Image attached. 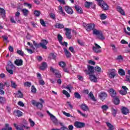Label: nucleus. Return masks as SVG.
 I'll return each mask as SVG.
<instances>
[{
	"label": "nucleus",
	"mask_w": 130,
	"mask_h": 130,
	"mask_svg": "<svg viewBox=\"0 0 130 130\" xmlns=\"http://www.w3.org/2000/svg\"><path fill=\"white\" fill-rule=\"evenodd\" d=\"M93 5V3L86 2L85 4V7L86 8H90V6H92Z\"/></svg>",
	"instance_id": "obj_41"
},
{
	"label": "nucleus",
	"mask_w": 130,
	"mask_h": 130,
	"mask_svg": "<svg viewBox=\"0 0 130 130\" xmlns=\"http://www.w3.org/2000/svg\"><path fill=\"white\" fill-rule=\"evenodd\" d=\"M7 101L6 98L4 97H0V103H5Z\"/></svg>",
	"instance_id": "obj_52"
},
{
	"label": "nucleus",
	"mask_w": 130,
	"mask_h": 130,
	"mask_svg": "<svg viewBox=\"0 0 130 130\" xmlns=\"http://www.w3.org/2000/svg\"><path fill=\"white\" fill-rule=\"evenodd\" d=\"M11 87L14 89H16V88H17V84H16V82L11 81Z\"/></svg>",
	"instance_id": "obj_47"
},
{
	"label": "nucleus",
	"mask_w": 130,
	"mask_h": 130,
	"mask_svg": "<svg viewBox=\"0 0 130 130\" xmlns=\"http://www.w3.org/2000/svg\"><path fill=\"white\" fill-rule=\"evenodd\" d=\"M16 97L17 98H23V93L20 91H18V93L16 94Z\"/></svg>",
	"instance_id": "obj_38"
},
{
	"label": "nucleus",
	"mask_w": 130,
	"mask_h": 130,
	"mask_svg": "<svg viewBox=\"0 0 130 130\" xmlns=\"http://www.w3.org/2000/svg\"><path fill=\"white\" fill-rule=\"evenodd\" d=\"M48 43V41H46V40H42L41 42L40 43V44H38L36 43L35 42H34V45L37 48H39V45L41 46V48H43L44 49H47V47L46 45H47Z\"/></svg>",
	"instance_id": "obj_1"
},
{
	"label": "nucleus",
	"mask_w": 130,
	"mask_h": 130,
	"mask_svg": "<svg viewBox=\"0 0 130 130\" xmlns=\"http://www.w3.org/2000/svg\"><path fill=\"white\" fill-rule=\"evenodd\" d=\"M58 13H59V14H60V15L62 16H66V12L63 11V9H62V7L60 6L58 7Z\"/></svg>",
	"instance_id": "obj_15"
},
{
	"label": "nucleus",
	"mask_w": 130,
	"mask_h": 130,
	"mask_svg": "<svg viewBox=\"0 0 130 130\" xmlns=\"http://www.w3.org/2000/svg\"><path fill=\"white\" fill-rule=\"evenodd\" d=\"M55 28H58V29H62L64 28V26H63V24L61 23H56L55 25Z\"/></svg>",
	"instance_id": "obj_30"
},
{
	"label": "nucleus",
	"mask_w": 130,
	"mask_h": 130,
	"mask_svg": "<svg viewBox=\"0 0 130 130\" xmlns=\"http://www.w3.org/2000/svg\"><path fill=\"white\" fill-rule=\"evenodd\" d=\"M36 106L39 109H42V108L43 107V105H42V103H38L37 104V106Z\"/></svg>",
	"instance_id": "obj_42"
},
{
	"label": "nucleus",
	"mask_w": 130,
	"mask_h": 130,
	"mask_svg": "<svg viewBox=\"0 0 130 130\" xmlns=\"http://www.w3.org/2000/svg\"><path fill=\"white\" fill-rule=\"evenodd\" d=\"M47 113L49 114V116L50 117V118L53 122H55L56 121V118H55V116H54L53 115H52L49 111H47Z\"/></svg>",
	"instance_id": "obj_18"
},
{
	"label": "nucleus",
	"mask_w": 130,
	"mask_h": 130,
	"mask_svg": "<svg viewBox=\"0 0 130 130\" xmlns=\"http://www.w3.org/2000/svg\"><path fill=\"white\" fill-rule=\"evenodd\" d=\"M50 72L53 73L56 76V78H61V74H60L59 71L53 68L52 67H50Z\"/></svg>",
	"instance_id": "obj_3"
},
{
	"label": "nucleus",
	"mask_w": 130,
	"mask_h": 130,
	"mask_svg": "<svg viewBox=\"0 0 130 130\" xmlns=\"http://www.w3.org/2000/svg\"><path fill=\"white\" fill-rule=\"evenodd\" d=\"M65 30L66 31V35L67 38H68V39H71L72 38V35L71 34V29L69 28H65Z\"/></svg>",
	"instance_id": "obj_13"
},
{
	"label": "nucleus",
	"mask_w": 130,
	"mask_h": 130,
	"mask_svg": "<svg viewBox=\"0 0 130 130\" xmlns=\"http://www.w3.org/2000/svg\"><path fill=\"white\" fill-rule=\"evenodd\" d=\"M109 93L113 98H114L116 96V92L113 88L109 89Z\"/></svg>",
	"instance_id": "obj_12"
},
{
	"label": "nucleus",
	"mask_w": 130,
	"mask_h": 130,
	"mask_svg": "<svg viewBox=\"0 0 130 130\" xmlns=\"http://www.w3.org/2000/svg\"><path fill=\"white\" fill-rule=\"evenodd\" d=\"M107 126H108L109 129H111V130H114V126H113V125H112L111 123L107 122H106Z\"/></svg>",
	"instance_id": "obj_28"
},
{
	"label": "nucleus",
	"mask_w": 130,
	"mask_h": 130,
	"mask_svg": "<svg viewBox=\"0 0 130 130\" xmlns=\"http://www.w3.org/2000/svg\"><path fill=\"white\" fill-rule=\"evenodd\" d=\"M39 83H40V85H42V86H43V85L45 84L44 81H43L42 79H39Z\"/></svg>",
	"instance_id": "obj_64"
},
{
	"label": "nucleus",
	"mask_w": 130,
	"mask_h": 130,
	"mask_svg": "<svg viewBox=\"0 0 130 130\" xmlns=\"http://www.w3.org/2000/svg\"><path fill=\"white\" fill-rule=\"evenodd\" d=\"M14 126L16 127L17 130H24V129L22 127H18V126L17 125V124L16 123L14 124Z\"/></svg>",
	"instance_id": "obj_60"
},
{
	"label": "nucleus",
	"mask_w": 130,
	"mask_h": 130,
	"mask_svg": "<svg viewBox=\"0 0 130 130\" xmlns=\"http://www.w3.org/2000/svg\"><path fill=\"white\" fill-rule=\"evenodd\" d=\"M10 87V84L8 83V82H5L4 84L3 83H0V89H5V86Z\"/></svg>",
	"instance_id": "obj_20"
},
{
	"label": "nucleus",
	"mask_w": 130,
	"mask_h": 130,
	"mask_svg": "<svg viewBox=\"0 0 130 130\" xmlns=\"http://www.w3.org/2000/svg\"><path fill=\"white\" fill-rule=\"evenodd\" d=\"M37 91V89H36V88H35V86L34 85H32L31 86V91L32 93H34V94H35Z\"/></svg>",
	"instance_id": "obj_46"
},
{
	"label": "nucleus",
	"mask_w": 130,
	"mask_h": 130,
	"mask_svg": "<svg viewBox=\"0 0 130 130\" xmlns=\"http://www.w3.org/2000/svg\"><path fill=\"white\" fill-rule=\"evenodd\" d=\"M31 82H25L24 83V86L25 87H31Z\"/></svg>",
	"instance_id": "obj_62"
},
{
	"label": "nucleus",
	"mask_w": 130,
	"mask_h": 130,
	"mask_svg": "<svg viewBox=\"0 0 130 130\" xmlns=\"http://www.w3.org/2000/svg\"><path fill=\"white\" fill-rule=\"evenodd\" d=\"M98 37L101 40H104L105 39L104 36H103V34H102V32L98 36Z\"/></svg>",
	"instance_id": "obj_43"
},
{
	"label": "nucleus",
	"mask_w": 130,
	"mask_h": 130,
	"mask_svg": "<svg viewBox=\"0 0 130 130\" xmlns=\"http://www.w3.org/2000/svg\"><path fill=\"white\" fill-rule=\"evenodd\" d=\"M111 47H112V50H113L114 52H116V51H117L116 47H115V45H114V44L111 45Z\"/></svg>",
	"instance_id": "obj_53"
},
{
	"label": "nucleus",
	"mask_w": 130,
	"mask_h": 130,
	"mask_svg": "<svg viewBox=\"0 0 130 130\" xmlns=\"http://www.w3.org/2000/svg\"><path fill=\"white\" fill-rule=\"evenodd\" d=\"M87 69L88 72L86 73L87 75H91V74H94V67L89 65L87 66Z\"/></svg>",
	"instance_id": "obj_10"
},
{
	"label": "nucleus",
	"mask_w": 130,
	"mask_h": 130,
	"mask_svg": "<svg viewBox=\"0 0 130 130\" xmlns=\"http://www.w3.org/2000/svg\"><path fill=\"white\" fill-rule=\"evenodd\" d=\"M51 130H69L66 127H62L60 129H52Z\"/></svg>",
	"instance_id": "obj_61"
},
{
	"label": "nucleus",
	"mask_w": 130,
	"mask_h": 130,
	"mask_svg": "<svg viewBox=\"0 0 130 130\" xmlns=\"http://www.w3.org/2000/svg\"><path fill=\"white\" fill-rule=\"evenodd\" d=\"M83 26L84 27H85V29L86 31L88 32H90V31H93L94 28H96V25L94 23H88V24H86V23H83Z\"/></svg>",
	"instance_id": "obj_2"
},
{
	"label": "nucleus",
	"mask_w": 130,
	"mask_h": 130,
	"mask_svg": "<svg viewBox=\"0 0 130 130\" xmlns=\"http://www.w3.org/2000/svg\"><path fill=\"white\" fill-rule=\"evenodd\" d=\"M75 8L79 14H83V10H82V8L80 7L79 6H75Z\"/></svg>",
	"instance_id": "obj_25"
},
{
	"label": "nucleus",
	"mask_w": 130,
	"mask_h": 130,
	"mask_svg": "<svg viewBox=\"0 0 130 130\" xmlns=\"http://www.w3.org/2000/svg\"><path fill=\"white\" fill-rule=\"evenodd\" d=\"M34 14L36 17H39L40 16V11L38 10H35L34 12Z\"/></svg>",
	"instance_id": "obj_51"
},
{
	"label": "nucleus",
	"mask_w": 130,
	"mask_h": 130,
	"mask_svg": "<svg viewBox=\"0 0 130 130\" xmlns=\"http://www.w3.org/2000/svg\"><path fill=\"white\" fill-rule=\"evenodd\" d=\"M24 5L25 7H28L29 9H31V8H32V5L29 3H24Z\"/></svg>",
	"instance_id": "obj_56"
},
{
	"label": "nucleus",
	"mask_w": 130,
	"mask_h": 130,
	"mask_svg": "<svg viewBox=\"0 0 130 130\" xmlns=\"http://www.w3.org/2000/svg\"><path fill=\"white\" fill-rule=\"evenodd\" d=\"M14 114L15 115H16V116L20 117V116H22V115H23V113L19 110H15L14 111Z\"/></svg>",
	"instance_id": "obj_26"
},
{
	"label": "nucleus",
	"mask_w": 130,
	"mask_h": 130,
	"mask_svg": "<svg viewBox=\"0 0 130 130\" xmlns=\"http://www.w3.org/2000/svg\"><path fill=\"white\" fill-rule=\"evenodd\" d=\"M94 71H95L96 73H98V74H100L102 70L101 69V68H100L99 66H96L94 67Z\"/></svg>",
	"instance_id": "obj_31"
},
{
	"label": "nucleus",
	"mask_w": 130,
	"mask_h": 130,
	"mask_svg": "<svg viewBox=\"0 0 130 130\" xmlns=\"http://www.w3.org/2000/svg\"><path fill=\"white\" fill-rule=\"evenodd\" d=\"M92 31H93V34L94 35H96V36H98L99 34H100L102 32L101 30H98L95 28H94Z\"/></svg>",
	"instance_id": "obj_27"
},
{
	"label": "nucleus",
	"mask_w": 130,
	"mask_h": 130,
	"mask_svg": "<svg viewBox=\"0 0 130 130\" xmlns=\"http://www.w3.org/2000/svg\"><path fill=\"white\" fill-rule=\"evenodd\" d=\"M122 89H123V90H119V93L121 94V95H126V94H127V90H128V88L126 87V86H122Z\"/></svg>",
	"instance_id": "obj_9"
},
{
	"label": "nucleus",
	"mask_w": 130,
	"mask_h": 130,
	"mask_svg": "<svg viewBox=\"0 0 130 130\" xmlns=\"http://www.w3.org/2000/svg\"><path fill=\"white\" fill-rule=\"evenodd\" d=\"M62 113L64 115H65V116H67V117H71V114L67 113L64 111H63Z\"/></svg>",
	"instance_id": "obj_57"
},
{
	"label": "nucleus",
	"mask_w": 130,
	"mask_h": 130,
	"mask_svg": "<svg viewBox=\"0 0 130 130\" xmlns=\"http://www.w3.org/2000/svg\"><path fill=\"white\" fill-rule=\"evenodd\" d=\"M110 73H108L109 77L110 79H113L114 77H115V73H116V71L114 69L109 70Z\"/></svg>",
	"instance_id": "obj_7"
},
{
	"label": "nucleus",
	"mask_w": 130,
	"mask_h": 130,
	"mask_svg": "<svg viewBox=\"0 0 130 130\" xmlns=\"http://www.w3.org/2000/svg\"><path fill=\"white\" fill-rule=\"evenodd\" d=\"M40 22L41 25L43 26V27H45L46 26V24H45V22H44V20H43V19H40Z\"/></svg>",
	"instance_id": "obj_54"
},
{
	"label": "nucleus",
	"mask_w": 130,
	"mask_h": 130,
	"mask_svg": "<svg viewBox=\"0 0 130 130\" xmlns=\"http://www.w3.org/2000/svg\"><path fill=\"white\" fill-rule=\"evenodd\" d=\"M113 102L114 104L116 105H118L119 103H120V101H119V99L117 96H115V98H113Z\"/></svg>",
	"instance_id": "obj_23"
},
{
	"label": "nucleus",
	"mask_w": 130,
	"mask_h": 130,
	"mask_svg": "<svg viewBox=\"0 0 130 130\" xmlns=\"http://www.w3.org/2000/svg\"><path fill=\"white\" fill-rule=\"evenodd\" d=\"M117 12H118V13H120V14H121V15H122V16H125V12H124V10H123V9H122V8H121L120 6H118L117 7Z\"/></svg>",
	"instance_id": "obj_14"
},
{
	"label": "nucleus",
	"mask_w": 130,
	"mask_h": 130,
	"mask_svg": "<svg viewBox=\"0 0 130 130\" xmlns=\"http://www.w3.org/2000/svg\"><path fill=\"white\" fill-rule=\"evenodd\" d=\"M118 74L120 76H125V72L121 69H119Z\"/></svg>",
	"instance_id": "obj_32"
},
{
	"label": "nucleus",
	"mask_w": 130,
	"mask_h": 130,
	"mask_svg": "<svg viewBox=\"0 0 130 130\" xmlns=\"http://www.w3.org/2000/svg\"><path fill=\"white\" fill-rule=\"evenodd\" d=\"M62 93H63V95H66V96L68 98L71 96V95L70 94V93H69V92L68 91H67V90H63L62 91Z\"/></svg>",
	"instance_id": "obj_44"
},
{
	"label": "nucleus",
	"mask_w": 130,
	"mask_h": 130,
	"mask_svg": "<svg viewBox=\"0 0 130 130\" xmlns=\"http://www.w3.org/2000/svg\"><path fill=\"white\" fill-rule=\"evenodd\" d=\"M99 97L100 98L101 100L103 101L107 97V94L105 92H101L99 94Z\"/></svg>",
	"instance_id": "obj_16"
},
{
	"label": "nucleus",
	"mask_w": 130,
	"mask_h": 130,
	"mask_svg": "<svg viewBox=\"0 0 130 130\" xmlns=\"http://www.w3.org/2000/svg\"><path fill=\"white\" fill-rule=\"evenodd\" d=\"M100 17L101 20H105L106 19V18H107V16H106V14H101L100 15Z\"/></svg>",
	"instance_id": "obj_39"
},
{
	"label": "nucleus",
	"mask_w": 130,
	"mask_h": 130,
	"mask_svg": "<svg viewBox=\"0 0 130 130\" xmlns=\"http://www.w3.org/2000/svg\"><path fill=\"white\" fill-rule=\"evenodd\" d=\"M57 38L59 43H61L62 42V37H61V35H58Z\"/></svg>",
	"instance_id": "obj_50"
},
{
	"label": "nucleus",
	"mask_w": 130,
	"mask_h": 130,
	"mask_svg": "<svg viewBox=\"0 0 130 130\" xmlns=\"http://www.w3.org/2000/svg\"><path fill=\"white\" fill-rule=\"evenodd\" d=\"M74 126L77 128H82V127H84V126H85V123L79 121H76L74 123Z\"/></svg>",
	"instance_id": "obj_6"
},
{
	"label": "nucleus",
	"mask_w": 130,
	"mask_h": 130,
	"mask_svg": "<svg viewBox=\"0 0 130 130\" xmlns=\"http://www.w3.org/2000/svg\"><path fill=\"white\" fill-rule=\"evenodd\" d=\"M88 63H89L90 64H92V66H95V64H96V62H95V61L91 60H89L88 61Z\"/></svg>",
	"instance_id": "obj_59"
},
{
	"label": "nucleus",
	"mask_w": 130,
	"mask_h": 130,
	"mask_svg": "<svg viewBox=\"0 0 130 130\" xmlns=\"http://www.w3.org/2000/svg\"><path fill=\"white\" fill-rule=\"evenodd\" d=\"M47 63L46 62H43L40 67V70H42V71H44L45 69H47Z\"/></svg>",
	"instance_id": "obj_19"
},
{
	"label": "nucleus",
	"mask_w": 130,
	"mask_h": 130,
	"mask_svg": "<svg viewBox=\"0 0 130 130\" xmlns=\"http://www.w3.org/2000/svg\"><path fill=\"white\" fill-rule=\"evenodd\" d=\"M64 51L65 52V54L67 57H71V53L69 52L68 49H67L66 48H64Z\"/></svg>",
	"instance_id": "obj_36"
},
{
	"label": "nucleus",
	"mask_w": 130,
	"mask_h": 130,
	"mask_svg": "<svg viewBox=\"0 0 130 130\" xmlns=\"http://www.w3.org/2000/svg\"><path fill=\"white\" fill-rule=\"evenodd\" d=\"M111 111H112V115H113V116H116V113H117V110L112 108Z\"/></svg>",
	"instance_id": "obj_40"
},
{
	"label": "nucleus",
	"mask_w": 130,
	"mask_h": 130,
	"mask_svg": "<svg viewBox=\"0 0 130 130\" xmlns=\"http://www.w3.org/2000/svg\"><path fill=\"white\" fill-rule=\"evenodd\" d=\"M14 63L18 66V67H20L23 64V60L22 59H16L14 61Z\"/></svg>",
	"instance_id": "obj_17"
},
{
	"label": "nucleus",
	"mask_w": 130,
	"mask_h": 130,
	"mask_svg": "<svg viewBox=\"0 0 130 130\" xmlns=\"http://www.w3.org/2000/svg\"><path fill=\"white\" fill-rule=\"evenodd\" d=\"M102 109L103 112L105 113V112H106V111H107V109H108V106H107V105H104L102 106Z\"/></svg>",
	"instance_id": "obj_37"
},
{
	"label": "nucleus",
	"mask_w": 130,
	"mask_h": 130,
	"mask_svg": "<svg viewBox=\"0 0 130 130\" xmlns=\"http://www.w3.org/2000/svg\"><path fill=\"white\" fill-rule=\"evenodd\" d=\"M121 111H122V113H123V114L126 115L128 113V109H127V108H123L121 109Z\"/></svg>",
	"instance_id": "obj_35"
},
{
	"label": "nucleus",
	"mask_w": 130,
	"mask_h": 130,
	"mask_svg": "<svg viewBox=\"0 0 130 130\" xmlns=\"http://www.w3.org/2000/svg\"><path fill=\"white\" fill-rule=\"evenodd\" d=\"M74 95L75 98H77V99H81V95H80L79 93H78V92H76Z\"/></svg>",
	"instance_id": "obj_48"
},
{
	"label": "nucleus",
	"mask_w": 130,
	"mask_h": 130,
	"mask_svg": "<svg viewBox=\"0 0 130 130\" xmlns=\"http://www.w3.org/2000/svg\"><path fill=\"white\" fill-rule=\"evenodd\" d=\"M89 97H90V99L92 100V101H96V99H95V97L94 96V94H93V92H90L89 94Z\"/></svg>",
	"instance_id": "obj_33"
},
{
	"label": "nucleus",
	"mask_w": 130,
	"mask_h": 130,
	"mask_svg": "<svg viewBox=\"0 0 130 130\" xmlns=\"http://www.w3.org/2000/svg\"><path fill=\"white\" fill-rule=\"evenodd\" d=\"M38 103H39L36 102V101L34 100H31V104L34 106H37Z\"/></svg>",
	"instance_id": "obj_58"
},
{
	"label": "nucleus",
	"mask_w": 130,
	"mask_h": 130,
	"mask_svg": "<svg viewBox=\"0 0 130 130\" xmlns=\"http://www.w3.org/2000/svg\"><path fill=\"white\" fill-rule=\"evenodd\" d=\"M89 79L91 82H93V83L98 82V77L94 74H89Z\"/></svg>",
	"instance_id": "obj_5"
},
{
	"label": "nucleus",
	"mask_w": 130,
	"mask_h": 130,
	"mask_svg": "<svg viewBox=\"0 0 130 130\" xmlns=\"http://www.w3.org/2000/svg\"><path fill=\"white\" fill-rule=\"evenodd\" d=\"M59 66L61 67V68H64L66 67V62L63 61H61L59 62Z\"/></svg>",
	"instance_id": "obj_49"
},
{
	"label": "nucleus",
	"mask_w": 130,
	"mask_h": 130,
	"mask_svg": "<svg viewBox=\"0 0 130 130\" xmlns=\"http://www.w3.org/2000/svg\"><path fill=\"white\" fill-rule=\"evenodd\" d=\"M1 130H13V128L9 127V124H6L5 128H3Z\"/></svg>",
	"instance_id": "obj_34"
},
{
	"label": "nucleus",
	"mask_w": 130,
	"mask_h": 130,
	"mask_svg": "<svg viewBox=\"0 0 130 130\" xmlns=\"http://www.w3.org/2000/svg\"><path fill=\"white\" fill-rule=\"evenodd\" d=\"M77 112H78V113H80V114H81V115H82V116H83V117H88V115L83 113L82 112H81V111L78 110Z\"/></svg>",
	"instance_id": "obj_45"
},
{
	"label": "nucleus",
	"mask_w": 130,
	"mask_h": 130,
	"mask_svg": "<svg viewBox=\"0 0 130 130\" xmlns=\"http://www.w3.org/2000/svg\"><path fill=\"white\" fill-rule=\"evenodd\" d=\"M17 52L18 54H19V55H21V56L24 55V52H23L22 50H18Z\"/></svg>",
	"instance_id": "obj_55"
},
{
	"label": "nucleus",
	"mask_w": 130,
	"mask_h": 130,
	"mask_svg": "<svg viewBox=\"0 0 130 130\" xmlns=\"http://www.w3.org/2000/svg\"><path fill=\"white\" fill-rule=\"evenodd\" d=\"M92 50L95 53H100L102 51L101 47L97 44H94V46L92 47Z\"/></svg>",
	"instance_id": "obj_4"
},
{
	"label": "nucleus",
	"mask_w": 130,
	"mask_h": 130,
	"mask_svg": "<svg viewBox=\"0 0 130 130\" xmlns=\"http://www.w3.org/2000/svg\"><path fill=\"white\" fill-rule=\"evenodd\" d=\"M64 10L66 13H67V14H69V15H73V14H74V10H73V9H72V8L69 6H66L64 8Z\"/></svg>",
	"instance_id": "obj_8"
},
{
	"label": "nucleus",
	"mask_w": 130,
	"mask_h": 130,
	"mask_svg": "<svg viewBox=\"0 0 130 130\" xmlns=\"http://www.w3.org/2000/svg\"><path fill=\"white\" fill-rule=\"evenodd\" d=\"M21 12L23 13V15L25 16V17H27L28 15L29 14V10L26 9H21Z\"/></svg>",
	"instance_id": "obj_24"
},
{
	"label": "nucleus",
	"mask_w": 130,
	"mask_h": 130,
	"mask_svg": "<svg viewBox=\"0 0 130 130\" xmlns=\"http://www.w3.org/2000/svg\"><path fill=\"white\" fill-rule=\"evenodd\" d=\"M99 6L102 8V9H103L105 11H107L109 9L108 5L104 1L102 2L101 4H100Z\"/></svg>",
	"instance_id": "obj_11"
},
{
	"label": "nucleus",
	"mask_w": 130,
	"mask_h": 130,
	"mask_svg": "<svg viewBox=\"0 0 130 130\" xmlns=\"http://www.w3.org/2000/svg\"><path fill=\"white\" fill-rule=\"evenodd\" d=\"M6 70L7 72L9 73V74H10L11 75H13V70L9 69V67H6Z\"/></svg>",
	"instance_id": "obj_63"
},
{
	"label": "nucleus",
	"mask_w": 130,
	"mask_h": 130,
	"mask_svg": "<svg viewBox=\"0 0 130 130\" xmlns=\"http://www.w3.org/2000/svg\"><path fill=\"white\" fill-rule=\"evenodd\" d=\"M81 109H82V110H83V111H89V107H88V106H87L85 104H82L81 106Z\"/></svg>",
	"instance_id": "obj_21"
},
{
	"label": "nucleus",
	"mask_w": 130,
	"mask_h": 130,
	"mask_svg": "<svg viewBox=\"0 0 130 130\" xmlns=\"http://www.w3.org/2000/svg\"><path fill=\"white\" fill-rule=\"evenodd\" d=\"M21 15V13L19 12H17L15 13V17H16V22L17 23H21V20L19 19V17H20V15Z\"/></svg>",
	"instance_id": "obj_22"
},
{
	"label": "nucleus",
	"mask_w": 130,
	"mask_h": 130,
	"mask_svg": "<svg viewBox=\"0 0 130 130\" xmlns=\"http://www.w3.org/2000/svg\"><path fill=\"white\" fill-rule=\"evenodd\" d=\"M0 14L2 16L3 18H5V17H6V10L0 8Z\"/></svg>",
	"instance_id": "obj_29"
}]
</instances>
